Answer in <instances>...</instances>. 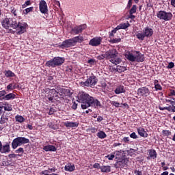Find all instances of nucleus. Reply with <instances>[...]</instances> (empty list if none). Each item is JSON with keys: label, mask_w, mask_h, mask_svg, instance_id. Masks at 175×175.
Wrapping results in <instances>:
<instances>
[{"label": "nucleus", "mask_w": 175, "mask_h": 175, "mask_svg": "<svg viewBox=\"0 0 175 175\" xmlns=\"http://www.w3.org/2000/svg\"><path fill=\"white\" fill-rule=\"evenodd\" d=\"M77 102L81 104V109L85 110L88 107H102V104L100 101L98 99L90 96L85 92H79L77 95Z\"/></svg>", "instance_id": "nucleus-1"}, {"label": "nucleus", "mask_w": 175, "mask_h": 175, "mask_svg": "<svg viewBox=\"0 0 175 175\" xmlns=\"http://www.w3.org/2000/svg\"><path fill=\"white\" fill-rule=\"evenodd\" d=\"M83 42H84V37H83V36H78L64 40L60 45H59V47L60 49H69V47L76 46L77 43H83Z\"/></svg>", "instance_id": "nucleus-2"}, {"label": "nucleus", "mask_w": 175, "mask_h": 175, "mask_svg": "<svg viewBox=\"0 0 175 175\" xmlns=\"http://www.w3.org/2000/svg\"><path fill=\"white\" fill-rule=\"evenodd\" d=\"M106 59H109V62L113 65H118L121 62V58L118 57V51L116 49H111L105 52Z\"/></svg>", "instance_id": "nucleus-3"}, {"label": "nucleus", "mask_w": 175, "mask_h": 175, "mask_svg": "<svg viewBox=\"0 0 175 175\" xmlns=\"http://www.w3.org/2000/svg\"><path fill=\"white\" fill-rule=\"evenodd\" d=\"M125 57L128 61H131V62H143L144 61V55H142L140 51H128L125 54Z\"/></svg>", "instance_id": "nucleus-4"}, {"label": "nucleus", "mask_w": 175, "mask_h": 175, "mask_svg": "<svg viewBox=\"0 0 175 175\" xmlns=\"http://www.w3.org/2000/svg\"><path fill=\"white\" fill-rule=\"evenodd\" d=\"M28 24L25 22H18L17 23V19L16 18H11V28L16 29L18 31L17 35H23L27 29Z\"/></svg>", "instance_id": "nucleus-5"}, {"label": "nucleus", "mask_w": 175, "mask_h": 175, "mask_svg": "<svg viewBox=\"0 0 175 175\" xmlns=\"http://www.w3.org/2000/svg\"><path fill=\"white\" fill-rule=\"evenodd\" d=\"M79 84L81 87L94 88L95 85L98 84V78L94 74H92V76H90L85 81H81Z\"/></svg>", "instance_id": "nucleus-6"}, {"label": "nucleus", "mask_w": 175, "mask_h": 175, "mask_svg": "<svg viewBox=\"0 0 175 175\" xmlns=\"http://www.w3.org/2000/svg\"><path fill=\"white\" fill-rule=\"evenodd\" d=\"M154 35V30L148 27L144 28L142 31H139L136 34V38L139 40H144L145 38H151Z\"/></svg>", "instance_id": "nucleus-7"}, {"label": "nucleus", "mask_w": 175, "mask_h": 175, "mask_svg": "<svg viewBox=\"0 0 175 175\" xmlns=\"http://www.w3.org/2000/svg\"><path fill=\"white\" fill-rule=\"evenodd\" d=\"M65 62V58L61 57H55L53 59L46 62V66L48 68H56L61 66Z\"/></svg>", "instance_id": "nucleus-8"}, {"label": "nucleus", "mask_w": 175, "mask_h": 175, "mask_svg": "<svg viewBox=\"0 0 175 175\" xmlns=\"http://www.w3.org/2000/svg\"><path fill=\"white\" fill-rule=\"evenodd\" d=\"M28 143H29V139L25 137H17L13 139L12 142V147L13 150H16L17 147H20V146H23V144H27Z\"/></svg>", "instance_id": "nucleus-9"}, {"label": "nucleus", "mask_w": 175, "mask_h": 175, "mask_svg": "<svg viewBox=\"0 0 175 175\" xmlns=\"http://www.w3.org/2000/svg\"><path fill=\"white\" fill-rule=\"evenodd\" d=\"M129 162V159L126 158V156L124 155L118 158L114 166L116 169L124 168L126 166H128Z\"/></svg>", "instance_id": "nucleus-10"}, {"label": "nucleus", "mask_w": 175, "mask_h": 175, "mask_svg": "<svg viewBox=\"0 0 175 175\" xmlns=\"http://www.w3.org/2000/svg\"><path fill=\"white\" fill-rule=\"evenodd\" d=\"M157 16L159 20H163L164 21H170L173 18V14L172 12H167L163 10L159 11Z\"/></svg>", "instance_id": "nucleus-11"}, {"label": "nucleus", "mask_w": 175, "mask_h": 175, "mask_svg": "<svg viewBox=\"0 0 175 175\" xmlns=\"http://www.w3.org/2000/svg\"><path fill=\"white\" fill-rule=\"evenodd\" d=\"M40 12L42 14H47L49 13V8L47 7V3L44 0H41L39 3Z\"/></svg>", "instance_id": "nucleus-12"}, {"label": "nucleus", "mask_w": 175, "mask_h": 175, "mask_svg": "<svg viewBox=\"0 0 175 175\" xmlns=\"http://www.w3.org/2000/svg\"><path fill=\"white\" fill-rule=\"evenodd\" d=\"M137 92V95L139 96H148V95H150V89L146 86H144L138 88Z\"/></svg>", "instance_id": "nucleus-13"}, {"label": "nucleus", "mask_w": 175, "mask_h": 175, "mask_svg": "<svg viewBox=\"0 0 175 175\" xmlns=\"http://www.w3.org/2000/svg\"><path fill=\"white\" fill-rule=\"evenodd\" d=\"M85 28H87V25L85 24L76 26L72 29V32L75 35H79V33H81V32H83Z\"/></svg>", "instance_id": "nucleus-14"}, {"label": "nucleus", "mask_w": 175, "mask_h": 175, "mask_svg": "<svg viewBox=\"0 0 175 175\" xmlns=\"http://www.w3.org/2000/svg\"><path fill=\"white\" fill-rule=\"evenodd\" d=\"M101 42L102 38L100 37H95L90 40L89 44L90 46H99V44H100Z\"/></svg>", "instance_id": "nucleus-15"}, {"label": "nucleus", "mask_w": 175, "mask_h": 175, "mask_svg": "<svg viewBox=\"0 0 175 175\" xmlns=\"http://www.w3.org/2000/svg\"><path fill=\"white\" fill-rule=\"evenodd\" d=\"M11 18H5L1 22L3 28L5 29H9L11 27Z\"/></svg>", "instance_id": "nucleus-16"}, {"label": "nucleus", "mask_w": 175, "mask_h": 175, "mask_svg": "<svg viewBox=\"0 0 175 175\" xmlns=\"http://www.w3.org/2000/svg\"><path fill=\"white\" fill-rule=\"evenodd\" d=\"M0 152L1 154H9L10 152V144L7 142L5 145H1Z\"/></svg>", "instance_id": "nucleus-17"}, {"label": "nucleus", "mask_w": 175, "mask_h": 175, "mask_svg": "<svg viewBox=\"0 0 175 175\" xmlns=\"http://www.w3.org/2000/svg\"><path fill=\"white\" fill-rule=\"evenodd\" d=\"M57 94H63L66 96L67 95H69V94L70 92V90L64 88L60 87V86H57Z\"/></svg>", "instance_id": "nucleus-18"}, {"label": "nucleus", "mask_w": 175, "mask_h": 175, "mask_svg": "<svg viewBox=\"0 0 175 175\" xmlns=\"http://www.w3.org/2000/svg\"><path fill=\"white\" fill-rule=\"evenodd\" d=\"M148 157H147V159H157L158 154L157 153V151L154 149H150L148 150Z\"/></svg>", "instance_id": "nucleus-19"}, {"label": "nucleus", "mask_w": 175, "mask_h": 175, "mask_svg": "<svg viewBox=\"0 0 175 175\" xmlns=\"http://www.w3.org/2000/svg\"><path fill=\"white\" fill-rule=\"evenodd\" d=\"M137 133L142 137H148V133H147L146 129L143 127H139L137 129Z\"/></svg>", "instance_id": "nucleus-20"}, {"label": "nucleus", "mask_w": 175, "mask_h": 175, "mask_svg": "<svg viewBox=\"0 0 175 175\" xmlns=\"http://www.w3.org/2000/svg\"><path fill=\"white\" fill-rule=\"evenodd\" d=\"M44 151H46V152H49V151L51 152H55L57 151V147L54 146L53 145H48L43 147Z\"/></svg>", "instance_id": "nucleus-21"}, {"label": "nucleus", "mask_w": 175, "mask_h": 175, "mask_svg": "<svg viewBox=\"0 0 175 175\" xmlns=\"http://www.w3.org/2000/svg\"><path fill=\"white\" fill-rule=\"evenodd\" d=\"M64 125L66 128H77L79 126V123L76 122H64Z\"/></svg>", "instance_id": "nucleus-22"}, {"label": "nucleus", "mask_w": 175, "mask_h": 175, "mask_svg": "<svg viewBox=\"0 0 175 175\" xmlns=\"http://www.w3.org/2000/svg\"><path fill=\"white\" fill-rule=\"evenodd\" d=\"M4 100H13V99H16V95L14 93H9L5 94L4 97L2 98Z\"/></svg>", "instance_id": "nucleus-23"}, {"label": "nucleus", "mask_w": 175, "mask_h": 175, "mask_svg": "<svg viewBox=\"0 0 175 175\" xmlns=\"http://www.w3.org/2000/svg\"><path fill=\"white\" fill-rule=\"evenodd\" d=\"M76 167H75V164L68 163L64 167V170L66 172H75Z\"/></svg>", "instance_id": "nucleus-24"}, {"label": "nucleus", "mask_w": 175, "mask_h": 175, "mask_svg": "<svg viewBox=\"0 0 175 175\" xmlns=\"http://www.w3.org/2000/svg\"><path fill=\"white\" fill-rule=\"evenodd\" d=\"M115 94L117 95L120 94H124L125 92V89L124 88V85H119L118 86L116 90H114Z\"/></svg>", "instance_id": "nucleus-25"}, {"label": "nucleus", "mask_w": 175, "mask_h": 175, "mask_svg": "<svg viewBox=\"0 0 175 175\" xmlns=\"http://www.w3.org/2000/svg\"><path fill=\"white\" fill-rule=\"evenodd\" d=\"M100 171L102 173H110L111 172V167L110 165H102Z\"/></svg>", "instance_id": "nucleus-26"}, {"label": "nucleus", "mask_w": 175, "mask_h": 175, "mask_svg": "<svg viewBox=\"0 0 175 175\" xmlns=\"http://www.w3.org/2000/svg\"><path fill=\"white\" fill-rule=\"evenodd\" d=\"M129 27H131V24L128 22L126 23H120L117 26V29H126Z\"/></svg>", "instance_id": "nucleus-27"}, {"label": "nucleus", "mask_w": 175, "mask_h": 175, "mask_svg": "<svg viewBox=\"0 0 175 175\" xmlns=\"http://www.w3.org/2000/svg\"><path fill=\"white\" fill-rule=\"evenodd\" d=\"M4 75L5 76V77L9 78V77H16V74H14V72H13L12 70H5L3 72Z\"/></svg>", "instance_id": "nucleus-28"}, {"label": "nucleus", "mask_w": 175, "mask_h": 175, "mask_svg": "<svg viewBox=\"0 0 175 175\" xmlns=\"http://www.w3.org/2000/svg\"><path fill=\"white\" fill-rule=\"evenodd\" d=\"M10 10L12 13V14H13L14 17H17V16H18V8H16V7H10Z\"/></svg>", "instance_id": "nucleus-29"}, {"label": "nucleus", "mask_w": 175, "mask_h": 175, "mask_svg": "<svg viewBox=\"0 0 175 175\" xmlns=\"http://www.w3.org/2000/svg\"><path fill=\"white\" fill-rule=\"evenodd\" d=\"M9 122V118L5 115H2L0 120V124H6L8 126V122Z\"/></svg>", "instance_id": "nucleus-30"}, {"label": "nucleus", "mask_w": 175, "mask_h": 175, "mask_svg": "<svg viewBox=\"0 0 175 175\" xmlns=\"http://www.w3.org/2000/svg\"><path fill=\"white\" fill-rule=\"evenodd\" d=\"M65 94H62V93H57L56 95H55V98L56 100H64L65 99Z\"/></svg>", "instance_id": "nucleus-31"}, {"label": "nucleus", "mask_w": 175, "mask_h": 175, "mask_svg": "<svg viewBox=\"0 0 175 175\" xmlns=\"http://www.w3.org/2000/svg\"><path fill=\"white\" fill-rule=\"evenodd\" d=\"M97 137L99 139H106L107 137V135H106V133H105L103 131H100L96 134Z\"/></svg>", "instance_id": "nucleus-32"}, {"label": "nucleus", "mask_w": 175, "mask_h": 175, "mask_svg": "<svg viewBox=\"0 0 175 175\" xmlns=\"http://www.w3.org/2000/svg\"><path fill=\"white\" fill-rule=\"evenodd\" d=\"M115 70H116V72H118V73H122V72H125V70H126V67L122 66H118Z\"/></svg>", "instance_id": "nucleus-33"}, {"label": "nucleus", "mask_w": 175, "mask_h": 175, "mask_svg": "<svg viewBox=\"0 0 175 175\" xmlns=\"http://www.w3.org/2000/svg\"><path fill=\"white\" fill-rule=\"evenodd\" d=\"M31 12H33V7H29L25 10H23V14H28V13H31Z\"/></svg>", "instance_id": "nucleus-34"}, {"label": "nucleus", "mask_w": 175, "mask_h": 175, "mask_svg": "<svg viewBox=\"0 0 175 175\" xmlns=\"http://www.w3.org/2000/svg\"><path fill=\"white\" fill-rule=\"evenodd\" d=\"M137 10V5H133L129 10V14H135L136 13V11Z\"/></svg>", "instance_id": "nucleus-35"}, {"label": "nucleus", "mask_w": 175, "mask_h": 175, "mask_svg": "<svg viewBox=\"0 0 175 175\" xmlns=\"http://www.w3.org/2000/svg\"><path fill=\"white\" fill-rule=\"evenodd\" d=\"M16 121L18 122H24L25 121V119L22 116H16L15 117Z\"/></svg>", "instance_id": "nucleus-36"}, {"label": "nucleus", "mask_w": 175, "mask_h": 175, "mask_svg": "<svg viewBox=\"0 0 175 175\" xmlns=\"http://www.w3.org/2000/svg\"><path fill=\"white\" fill-rule=\"evenodd\" d=\"M4 110L5 111H12V110H13V108L12 107V105L6 104L4 107Z\"/></svg>", "instance_id": "nucleus-37"}, {"label": "nucleus", "mask_w": 175, "mask_h": 175, "mask_svg": "<svg viewBox=\"0 0 175 175\" xmlns=\"http://www.w3.org/2000/svg\"><path fill=\"white\" fill-rule=\"evenodd\" d=\"M23 154H14V153H12V154H8V158L10 159H13V158H17V157H22Z\"/></svg>", "instance_id": "nucleus-38"}, {"label": "nucleus", "mask_w": 175, "mask_h": 175, "mask_svg": "<svg viewBox=\"0 0 175 175\" xmlns=\"http://www.w3.org/2000/svg\"><path fill=\"white\" fill-rule=\"evenodd\" d=\"M166 110H167V111H171L172 113H175V106L170 105L166 107Z\"/></svg>", "instance_id": "nucleus-39"}, {"label": "nucleus", "mask_w": 175, "mask_h": 175, "mask_svg": "<svg viewBox=\"0 0 175 175\" xmlns=\"http://www.w3.org/2000/svg\"><path fill=\"white\" fill-rule=\"evenodd\" d=\"M163 136H170L172 135V132L169 130H163L162 131Z\"/></svg>", "instance_id": "nucleus-40"}, {"label": "nucleus", "mask_w": 175, "mask_h": 175, "mask_svg": "<svg viewBox=\"0 0 175 175\" xmlns=\"http://www.w3.org/2000/svg\"><path fill=\"white\" fill-rule=\"evenodd\" d=\"M49 94H53V96H55V95H57V94H58V91H57V87L53 89H50L49 90Z\"/></svg>", "instance_id": "nucleus-41"}, {"label": "nucleus", "mask_w": 175, "mask_h": 175, "mask_svg": "<svg viewBox=\"0 0 175 175\" xmlns=\"http://www.w3.org/2000/svg\"><path fill=\"white\" fill-rule=\"evenodd\" d=\"M109 42L111 43H120V42H121V38H111Z\"/></svg>", "instance_id": "nucleus-42"}, {"label": "nucleus", "mask_w": 175, "mask_h": 175, "mask_svg": "<svg viewBox=\"0 0 175 175\" xmlns=\"http://www.w3.org/2000/svg\"><path fill=\"white\" fill-rule=\"evenodd\" d=\"M16 154H24V148H19L17 150H15Z\"/></svg>", "instance_id": "nucleus-43"}, {"label": "nucleus", "mask_w": 175, "mask_h": 175, "mask_svg": "<svg viewBox=\"0 0 175 175\" xmlns=\"http://www.w3.org/2000/svg\"><path fill=\"white\" fill-rule=\"evenodd\" d=\"M105 59H106V53L101 54L97 57V59H98L99 61H102Z\"/></svg>", "instance_id": "nucleus-44"}, {"label": "nucleus", "mask_w": 175, "mask_h": 175, "mask_svg": "<svg viewBox=\"0 0 175 175\" xmlns=\"http://www.w3.org/2000/svg\"><path fill=\"white\" fill-rule=\"evenodd\" d=\"M105 158H107V159H109V161H113V159H114V158H116V155H114V154H108V155L105 156Z\"/></svg>", "instance_id": "nucleus-45"}, {"label": "nucleus", "mask_w": 175, "mask_h": 175, "mask_svg": "<svg viewBox=\"0 0 175 175\" xmlns=\"http://www.w3.org/2000/svg\"><path fill=\"white\" fill-rule=\"evenodd\" d=\"M110 103L112 105V106H115V107H120V105H121L117 101H111Z\"/></svg>", "instance_id": "nucleus-46"}, {"label": "nucleus", "mask_w": 175, "mask_h": 175, "mask_svg": "<svg viewBox=\"0 0 175 175\" xmlns=\"http://www.w3.org/2000/svg\"><path fill=\"white\" fill-rule=\"evenodd\" d=\"M57 110H55V108L51 107L49 109V116H52V114H54Z\"/></svg>", "instance_id": "nucleus-47"}, {"label": "nucleus", "mask_w": 175, "mask_h": 175, "mask_svg": "<svg viewBox=\"0 0 175 175\" xmlns=\"http://www.w3.org/2000/svg\"><path fill=\"white\" fill-rule=\"evenodd\" d=\"M154 88L157 91H162V86H161V84H156L154 86Z\"/></svg>", "instance_id": "nucleus-48"}, {"label": "nucleus", "mask_w": 175, "mask_h": 175, "mask_svg": "<svg viewBox=\"0 0 175 175\" xmlns=\"http://www.w3.org/2000/svg\"><path fill=\"white\" fill-rule=\"evenodd\" d=\"M6 91L5 90H1L0 91V99L1 98H4V96H6Z\"/></svg>", "instance_id": "nucleus-49"}, {"label": "nucleus", "mask_w": 175, "mask_h": 175, "mask_svg": "<svg viewBox=\"0 0 175 175\" xmlns=\"http://www.w3.org/2000/svg\"><path fill=\"white\" fill-rule=\"evenodd\" d=\"M173 68H174V63L171 62L168 64L167 68V69H173Z\"/></svg>", "instance_id": "nucleus-50"}, {"label": "nucleus", "mask_w": 175, "mask_h": 175, "mask_svg": "<svg viewBox=\"0 0 175 175\" xmlns=\"http://www.w3.org/2000/svg\"><path fill=\"white\" fill-rule=\"evenodd\" d=\"M87 64H89V65H95V59H90L88 60Z\"/></svg>", "instance_id": "nucleus-51"}, {"label": "nucleus", "mask_w": 175, "mask_h": 175, "mask_svg": "<svg viewBox=\"0 0 175 175\" xmlns=\"http://www.w3.org/2000/svg\"><path fill=\"white\" fill-rule=\"evenodd\" d=\"M93 167H94V169H100V167H102V166H100V163H96L93 165Z\"/></svg>", "instance_id": "nucleus-52"}, {"label": "nucleus", "mask_w": 175, "mask_h": 175, "mask_svg": "<svg viewBox=\"0 0 175 175\" xmlns=\"http://www.w3.org/2000/svg\"><path fill=\"white\" fill-rule=\"evenodd\" d=\"M72 110H77V103H75V101L72 102V105L71 106Z\"/></svg>", "instance_id": "nucleus-53"}, {"label": "nucleus", "mask_w": 175, "mask_h": 175, "mask_svg": "<svg viewBox=\"0 0 175 175\" xmlns=\"http://www.w3.org/2000/svg\"><path fill=\"white\" fill-rule=\"evenodd\" d=\"M130 137H131V139H137V135H136V133L133 132L131 134H130Z\"/></svg>", "instance_id": "nucleus-54"}, {"label": "nucleus", "mask_w": 175, "mask_h": 175, "mask_svg": "<svg viewBox=\"0 0 175 175\" xmlns=\"http://www.w3.org/2000/svg\"><path fill=\"white\" fill-rule=\"evenodd\" d=\"M7 90H8V91H13V83H10L7 86Z\"/></svg>", "instance_id": "nucleus-55"}, {"label": "nucleus", "mask_w": 175, "mask_h": 175, "mask_svg": "<svg viewBox=\"0 0 175 175\" xmlns=\"http://www.w3.org/2000/svg\"><path fill=\"white\" fill-rule=\"evenodd\" d=\"M134 174H135V175H143V172L142 171H139L137 170H135L134 171Z\"/></svg>", "instance_id": "nucleus-56"}, {"label": "nucleus", "mask_w": 175, "mask_h": 175, "mask_svg": "<svg viewBox=\"0 0 175 175\" xmlns=\"http://www.w3.org/2000/svg\"><path fill=\"white\" fill-rule=\"evenodd\" d=\"M54 96H50V95H48V96H46V98H47V99H49V100L50 102H53V100H54Z\"/></svg>", "instance_id": "nucleus-57"}, {"label": "nucleus", "mask_w": 175, "mask_h": 175, "mask_svg": "<svg viewBox=\"0 0 175 175\" xmlns=\"http://www.w3.org/2000/svg\"><path fill=\"white\" fill-rule=\"evenodd\" d=\"M131 7H132V1L129 0L126 9H131Z\"/></svg>", "instance_id": "nucleus-58"}, {"label": "nucleus", "mask_w": 175, "mask_h": 175, "mask_svg": "<svg viewBox=\"0 0 175 175\" xmlns=\"http://www.w3.org/2000/svg\"><path fill=\"white\" fill-rule=\"evenodd\" d=\"M26 6H31L32 5V2H31V0H27L25 2Z\"/></svg>", "instance_id": "nucleus-59"}, {"label": "nucleus", "mask_w": 175, "mask_h": 175, "mask_svg": "<svg viewBox=\"0 0 175 175\" xmlns=\"http://www.w3.org/2000/svg\"><path fill=\"white\" fill-rule=\"evenodd\" d=\"M124 143H128L129 142V137H124L122 139Z\"/></svg>", "instance_id": "nucleus-60"}, {"label": "nucleus", "mask_w": 175, "mask_h": 175, "mask_svg": "<svg viewBox=\"0 0 175 175\" xmlns=\"http://www.w3.org/2000/svg\"><path fill=\"white\" fill-rule=\"evenodd\" d=\"M90 131H91L92 133H96V132H98V129L92 128V129H90Z\"/></svg>", "instance_id": "nucleus-61"}, {"label": "nucleus", "mask_w": 175, "mask_h": 175, "mask_svg": "<svg viewBox=\"0 0 175 175\" xmlns=\"http://www.w3.org/2000/svg\"><path fill=\"white\" fill-rule=\"evenodd\" d=\"M129 18L131 20H135V18H136V16L133 15V14H129Z\"/></svg>", "instance_id": "nucleus-62"}, {"label": "nucleus", "mask_w": 175, "mask_h": 175, "mask_svg": "<svg viewBox=\"0 0 175 175\" xmlns=\"http://www.w3.org/2000/svg\"><path fill=\"white\" fill-rule=\"evenodd\" d=\"M97 121H98V122H102V121H103V117H102V116H98V117L97 118Z\"/></svg>", "instance_id": "nucleus-63"}, {"label": "nucleus", "mask_w": 175, "mask_h": 175, "mask_svg": "<svg viewBox=\"0 0 175 175\" xmlns=\"http://www.w3.org/2000/svg\"><path fill=\"white\" fill-rule=\"evenodd\" d=\"M170 95L172 96H175V90H172L170 92Z\"/></svg>", "instance_id": "nucleus-64"}]
</instances>
